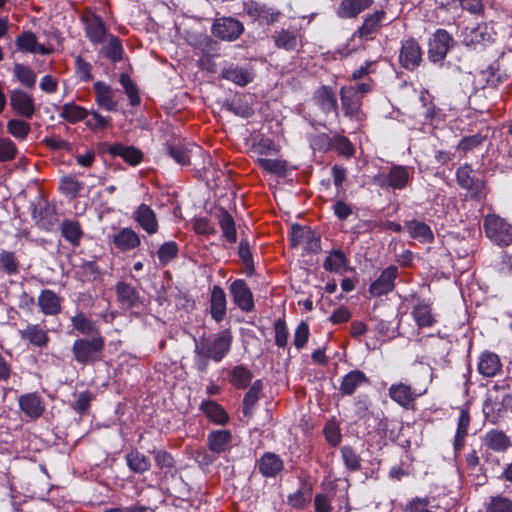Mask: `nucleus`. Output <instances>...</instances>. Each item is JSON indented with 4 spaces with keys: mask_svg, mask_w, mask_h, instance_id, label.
Segmentation results:
<instances>
[{
    "mask_svg": "<svg viewBox=\"0 0 512 512\" xmlns=\"http://www.w3.org/2000/svg\"><path fill=\"white\" fill-rule=\"evenodd\" d=\"M232 344V335L229 330L218 333L213 339L202 338L196 345L199 357L220 362L229 352Z\"/></svg>",
    "mask_w": 512,
    "mask_h": 512,
    "instance_id": "f257e3e1",
    "label": "nucleus"
},
{
    "mask_svg": "<svg viewBox=\"0 0 512 512\" xmlns=\"http://www.w3.org/2000/svg\"><path fill=\"white\" fill-rule=\"evenodd\" d=\"M413 175V167L393 165L387 172L378 174L375 181L383 189L403 190L412 182Z\"/></svg>",
    "mask_w": 512,
    "mask_h": 512,
    "instance_id": "f03ea898",
    "label": "nucleus"
},
{
    "mask_svg": "<svg viewBox=\"0 0 512 512\" xmlns=\"http://www.w3.org/2000/svg\"><path fill=\"white\" fill-rule=\"evenodd\" d=\"M485 235L499 246L512 244V225L496 214H487L483 219Z\"/></svg>",
    "mask_w": 512,
    "mask_h": 512,
    "instance_id": "7ed1b4c3",
    "label": "nucleus"
},
{
    "mask_svg": "<svg viewBox=\"0 0 512 512\" xmlns=\"http://www.w3.org/2000/svg\"><path fill=\"white\" fill-rule=\"evenodd\" d=\"M105 341L100 335L92 339H77L72 347L75 360L82 364H93L100 360V354L104 348Z\"/></svg>",
    "mask_w": 512,
    "mask_h": 512,
    "instance_id": "20e7f679",
    "label": "nucleus"
},
{
    "mask_svg": "<svg viewBox=\"0 0 512 512\" xmlns=\"http://www.w3.org/2000/svg\"><path fill=\"white\" fill-rule=\"evenodd\" d=\"M81 21L84 25L85 36L93 45L105 43L110 33L99 15L86 9L81 16Z\"/></svg>",
    "mask_w": 512,
    "mask_h": 512,
    "instance_id": "39448f33",
    "label": "nucleus"
},
{
    "mask_svg": "<svg viewBox=\"0 0 512 512\" xmlns=\"http://www.w3.org/2000/svg\"><path fill=\"white\" fill-rule=\"evenodd\" d=\"M456 181L462 189L470 193L471 198L476 200L485 198V183L475 176L471 165L464 164L457 169Z\"/></svg>",
    "mask_w": 512,
    "mask_h": 512,
    "instance_id": "423d86ee",
    "label": "nucleus"
},
{
    "mask_svg": "<svg viewBox=\"0 0 512 512\" xmlns=\"http://www.w3.org/2000/svg\"><path fill=\"white\" fill-rule=\"evenodd\" d=\"M386 15V11L383 9L367 14L363 18L362 24L354 32L353 37L365 41L373 40L383 27L387 18Z\"/></svg>",
    "mask_w": 512,
    "mask_h": 512,
    "instance_id": "0eeeda50",
    "label": "nucleus"
},
{
    "mask_svg": "<svg viewBox=\"0 0 512 512\" xmlns=\"http://www.w3.org/2000/svg\"><path fill=\"white\" fill-rule=\"evenodd\" d=\"M454 44L453 37L445 29L436 30L429 42V59L434 63L442 62Z\"/></svg>",
    "mask_w": 512,
    "mask_h": 512,
    "instance_id": "6e6552de",
    "label": "nucleus"
},
{
    "mask_svg": "<svg viewBox=\"0 0 512 512\" xmlns=\"http://www.w3.org/2000/svg\"><path fill=\"white\" fill-rule=\"evenodd\" d=\"M341 106L344 115L357 123H361L365 119L362 111V99L356 95L352 87H342L340 89Z\"/></svg>",
    "mask_w": 512,
    "mask_h": 512,
    "instance_id": "1a4fd4ad",
    "label": "nucleus"
},
{
    "mask_svg": "<svg viewBox=\"0 0 512 512\" xmlns=\"http://www.w3.org/2000/svg\"><path fill=\"white\" fill-rule=\"evenodd\" d=\"M243 24L232 17H222L214 21L212 34L225 41H234L243 33Z\"/></svg>",
    "mask_w": 512,
    "mask_h": 512,
    "instance_id": "9d476101",
    "label": "nucleus"
},
{
    "mask_svg": "<svg viewBox=\"0 0 512 512\" xmlns=\"http://www.w3.org/2000/svg\"><path fill=\"white\" fill-rule=\"evenodd\" d=\"M229 292L232 296L233 303L244 312L254 310L253 294L243 279L234 280L229 286Z\"/></svg>",
    "mask_w": 512,
    "mask_h": 512,
    "instance_id": "9b49d317",
    "label": "nucleus"
},
{
    "mask_svg": "<svg viewBox=\"0 0 512 512\" xmlns=\"http://www.w3.org/2000/svg\"><path fill=\"white\" fill-rule=\"evenodd\" d=\"M422 60V51L418 42L414 39L402 41L399 62L406 70L416 69Z\"/></svg>",
    "mask_w": 512,
    "mask_h": 512,
    "instance_id": "f8f14e48",
    "label": "nucleus"
},
{
    "mask_svg": "<svg viewBox=\"0 0 512 512\" xmlns=\"http://www.w3.org/2000/svg\"><path fill=\"white\" fill-rule=\"evenodd\" d=\"M10 105L17 115L27 119H31L36 110L33 96L22 90L11 92Z\"/></svg>",
    "mask_w": 512,
    "mask_h": 512,
    "instance_id": "ddd939ff",
    "label": "nucleus"
},
{
    "mask_svg": "<svg viewBox=\"0 0 512 512\" xmlns=\"http://www.w3.org/2000/svg\"><path fill=\"white\" fill-rule=\"evenodd\" d=\"M20 338L36 348L47 347L50 337L48 330L40 324L28 323L23 329L18 330Z\"/></svg>",
    "mask_w": 512,
    "mask_h": 512,
    "instance_id": "4468645a",
    "label": "nucleus"
},
{
    "mask_svg": "<svg viewBox=\"0 0 512 512\" xmlns=\"http://www.w3.org/2000/svg\"><path fill=\"white\" fill-rule=\"evenodd\" d=\"M93 90L95 93V102L98 106L106 111L118 110L117 90L102 81L95 82Z\"/></svg>",
    "mask_w": 512,
    "mask_h": 512,
    "instance_id": "2eb2a0df",
    "label": "nucleus"
},
{
    "mask_svg": "<svg viewBox=\"0 0 512 512\" xmlns=\"http://www.w3.org/2000/svg\"><path fill=\"white\" fill-rule=\"evenodd\" d=\"M22 413L34 420L42 416L45 411V402L37 392L23 394L18 399Z\"/></svg>",
    "mask_w": 512,
    "mask_h": 512,
    "instance_id": "dca6fc26",
    "label": "nucleus"
},
{
    "mask_svg": "<svg viewBox=\"0 0 512 512\" xmlns=\"http://www.w3.org/2000/svg\"><path fill=\"white\" fill-rule=\"evenodd\" d=\"M389 397L405 409L412 408L419 394L408 384L393 383L388 390Z\"/></svg>",
    "mask_w": 512,
    "mask_h": 512,
    "instance_id": "f3484780",
    "label": "nucleus"
},
{
    "mask_svg": "<svg viewBox=\"0 0 512 512\" xmlns=\"http://www.w3.org/2000/svg\"><path fill=\"white\" fill-rule=\"evenodd\" d=\"M398 276V269L391 265L384 269L380 276L370 285L369 292L372 296H382L394 289V282Z\"/></svg>",
    "mask_w": 512,
    "mask_h": 512,
    "instance_id": "a211bd4d",
    "label": "nucleus"
},
{
    "mask_svg": "<svg viewBox=\"0 0 512 512\" xmlns=\"http://www.w3.org/2000/svg\"><path fill=\"white\" fill-rule=\"evenodd\" d=\"M411 316L419 329L430 328L437 322L432 303L423 299H419L413 306Z\"/></svg>",
    "mask_w": 512,
    "mask_h": 512,
    "instance_id": "6ab92c4d",
    "label": "nucleus"
},
{
    "mask_svg": "<svg viewBox=\"0 0 512 512\" xmlns=\"http://www.w3.org/2000/svg\"><path fill=\"white\" fill-rule=\"evenodd\" d=\"M115 294L118 303L123 309H133L140 304L138 290L127 282H117L115 285Z\"/></svg>",
    "mask_w": 512,
    "mask_h": 512,
    "instance_id": "aec40b11",
    "label": "nucleus"
},
{
    "mask_svg": "<svg viewBox=\"0 0 512 512\" xmlns=\"http://www.w3.org/2000/svg\"><path fill=\"white\" fill-rule=\"evenodd\" d=\"M370 379L361 370H352L343 376L339 392L343 396H351L362 386L370 385Z\"/></svg>",
    "mask_w": 512,
    "mask_h": 512,
    "instance_id": "412c9836",
    "label": "nucleus"
},
{
    "mask_svg": "<svg viewBox=\"0 0 512 512\" xmlns=\"http://www.w3.org/2000/svg\"><path fill=\"white\" fill-rule=\"evenodd\" d=\"M37 305L45 316H55L61 312L62 299L50 289H43L37 299Z\"/></svg>",
    "mask_w": 512,
    "mask_h": 512,
    "instance_id": "4be33fe9",
    "label": "nucleus"
},
{
    "mask_svg": "<svg viewBox=\"0 0 512 512\" xmlns=\"http://www.w3.org/2000/svg\"><path fill=\"white\" fill-rule=\"evenodd\" d=\"M133 218L149 235L157 233L159 228L158 221L155 212L150 206L144 203L140 204L134 211Z\"/></svg>",
    "mask_w": 512,
    "mask_h": 512,
    "instance_id": "5701e85b",
    "label": "nucleus"
},
{
    "mask_svg": "<svg viewBox=\"0 0 512 512\" xmlns=\"http://www.w3.org/2000/svg\"><path fill=\"white\" fill-rule=\"evenodd\" d=\"M17 48L26 53L48 55L52 49L45 47L38 42L36 35L31 31H23L16 37Z\"/></svg>",
    "mask_w": 512,
    "mask_h": 512,
    "instance_id": "b1692460",
    "label": "nucleus"
},
{
    "mask_svg": "<svg viewBox=\"0 0 512 512\" xmlns=\"http://www.w3.org/2000/svg\"><path fill=\"white\" fill-rule=\"evenodd\" d=\"M373 4L374 0H341L336 14L342 19H353L368 10Z\"/></svg>",
    "mask_w": 512,
    "mask_h": 512,
    "instance_id": "393cba45",
    "label": "nucleus"
},
{
    "mask_svg": "<svg viewBox=\"0 0 512 512\" xmlns=\"http://www.w3.org/2000/svg\"><path fill=\"white\" fill-rule=\"evenodd\" d=\"M482 444L487 450L496 453H503L512 445L510 438L503 431L498 429L487 431L483 436Z\"/></svg>",
    "mask_w": 512,
    "mask_h": 512,
    "instance_id": "a878e982",
    "label": "nucleus"
},
{
    "mask_svg": "<svg viewBox=\"0 0 512 512\" xmlns=\"http://www.w3.org/2000/svg\"><path fill=\"white\" fill-rule=\"evenodd\" d=\"M221 77L239 86H246L254 79L252 68L230 64L221 71Z\"/></svg>",
    "mask_w": 512,
    "mask_h": 512,
    "instance_id": "bb28decb",
    "label": "nucleus"
},
{
    "mask_svg": "<svg viewBox=\"0 0 512 512\" xmlns=\"http://www.w3.org/2000/svg\"><path fill=\"white\" fill-rule=\"evenodd\" d=\"M232 433L229 430H215L207 435V446L214 454H222L230 450Z\"/></svg>",
    "mask_w": 512,
    "mask_h": 512,
    "instance_id": "cd10ccee",
    "label": "nucleus"
},
{
    "mask_svg": "<svg viewBox=\"0 0 512 512\" xmlns=\"http://www.w3.org/2000/svg\"><path fill=\"white\" fill-rule=\"evenodd\" d=\"M477 370L483 377L497 376L502 371L499 356L490 351L482 352L478 360Z\"/></svg>",
    "mask_w": 512,
    "mask_h": 512,
    "instance_id": "c85d7f7f",
    "label": "nucleus"
},
{
    "mask_svg": "<svg viewBox=\"0 0 512 512\" xmlns=\"http://www.w3.org/2000/svg\"><path fill=\"white\" fill-rule=\"evenodd\" d=\"M259 472L267 478L276 477L284 468L283 460L275 453L266 452L257 461Z\"/></svg>",
    "mask_w": 512,
    "mask_h": 512,
    "instance_id": "c756f323",
    "label": "nucleus"
},
{
    "mask_svg": "<svg viewBox=\"0 0 512 512\" xmlns=\"http://www.w3.org/2000/svg\"><path fill=\"white\" fill-rule=\"evenodd\" d=\"M109 154L122 158L127 164L136 166L143 160V153L138 148L126 146L121 143H114L108 148Z\"/></svg>",
    "mask_w": 512,
    "mask_h": 512,
    "instance_id": "7c9ffc66",
    "label": "nucleus"
},
{
    "mask_svg": "<svg viewBox=\"0 0 512 512\" xmlns=\"http://www.w3.org/2000/svg\"><path fill=\"white\" fill-rule=\"evenodd\" d=\"M404 229L409 237L419 241L420 243H432L434 235L426 223L419 220H409L404 223Z\"/></svg>",
    "mask_w": 512,
    "mask_h": 512,
    "instance_id": "2f4dec72",
    "label": "nucleus"
},
{
    "mask_svg": "<svg viewBox=\"0 0 512 512\" xmlns=\"http://www.w3.org/2000/svg\"><path fill=\"white\" fill-rule=\"evenodd\" d=\"M226 295L222 287L215 285L211 291L210 312L216 322H221L226 316Z\"/></svg>",
    "mask_w": 512,
    "mask_h": 512,
    "instance_id": "473e14b6",
    "label": "nucleus"
},
{
    "mask_svg": "<svg viewBox=\"0 0 512 512\" xmlns=\"http://www.w3.org/2000/svg\"><path fill=\"white\" fill-rule=\"evenodd\" d=\"M113 244L122 252L130 251L140 245L139 235L131 228H122L113 237Z\"/></svg>",
    "mask_w": 512,
    "mask_h": 512,
    "instance_id": "72a5a7b5",
    "label": "nucleus"
},
{
    "mask_svg": "<svg viewBox=\"0 0 512 512\" xmlns=\"http://www.w3.org/2000/svg\"><path fill=\"white\" fill-rule=\"evenodd\" d=\"M200 410L205 414L209 421L224 425L229 421V416L225 409L213 400L203 401L200 405Z\"/></svg>",
    "mask_w": 512,
    "mask_h": 512,
    "instance_id": "f704fd0d",
    "label": "nucleus"
},
{
    "mask_svg": "<svg viewBox=\"0 0 512 512\" xmlns=\"http://www.w3.org/2000/svg\"><path fill=\"white\" fill-rule=\"evenodd\" d=\"M200 151L201 148L195 144H176L168 147V154L180 165H189L192 155Z\"/></svg>",
    "mask_w": 512,
    "mask_h": 512,
    "instance_id": "c9c22d12",
    "label": "nucleus"
},
{
    "mask_svg": "<svg viewBox=\"0 0 512 512\" xmlns=\"http://www.w3.org/2000/svg\"><path fill=\"white\" fill-rule=\"evenodd\" d=\"M470 414L467 409H461L458 422H457V429L456 434L454 438L453 448L455 453H459L463 447L465 446V439L468 435V430L470 426Z\"/></svg>",
    "mask_w": 512,
    "mask_h": 512,
    "instance_id": "e433bc0d",
    "label": "nucleus"
},
{
    "mask_svg": "<svg viewBox=\"0 0 512 512\" xmlns=\"http://www.w3.org/2000/svg\"><path fill=\"white\" fill-rule=\"evenodd\" d=\"M276 47L287 51L296 49L300 41L301 35L298 30L281 29L276 31L272 36Z\"/></svg>",
    "mask_w": 512,
    "mask_h": 512,
    "instance_id": "4c0bfd02",
    "label": "nucleus"
},
{
    "mask_svg": "<svg viewBox=\"0 0 512 512\" xmlns=\"http://www.w3.org/2000/svg\"><path fill=\"white\" fill-rule=\"evenodd\" d=\"M462 42L465 46H475L491 40L486 25H477L476 27H466L462 33Z\"/></svg>",
    "mask_w": 512,
    "mask_h": 512,
    "instance_id": "58836bf2",
    "label": "nucleus"
},
{
    "mask_svg": "<svg viewBox=\"0 0 512 512\" xmlns=\"http://www.w3.org/2000/svg\"><path fill=\"white\" fill-rule=\"evenodd\" d=\"M314 100L316 104L325 112H336L337 111V99L332 88L328 86H322L316 90L314 94Z\"/></svg>",
    "mask_w": 512,
    "mask_h": 512,
    "instance_id": "ea45409f",
    "label": "nucleus"
},
{
    "mask_svg": "<svg viewBox=\"0 0 512 512\" xmlns=\"http://www.w3.org/2000/svg\"><path fill=\"white\" fill-rule=\"evenodd\" d=\"M323 267L326 271L343 274L348 270V259L342 250H333L326 257Z\"/></svg>",
    "mask_w": 512,
    "mask_h": 512,
    "instance_id": "a19ab883",
    "label": "nucleus"
},
{
    "mask_svg": "<svg viewBox=\"0 0 512 512\" xmlns=\"http://www.w3.org/2000/svg\"><path fill=\"white\" fill-rule=\"evenodd\" d=\"M125 459L129 469L137 474H143L151 467L150 459L136 449L128 452Z\"/></svg>",
    "mask_w": 512,
    "mask_h": 512,
    "instance_id": "79ce46f5",
    "label": "nucleus"
},
{
    "mask_svg": "<svg viewBox=\"0 0 512 512\" xmlns=\"http://www.w3.org/2000/svg\"><path fill=\"white\" fill-rule=\"evenodd\" d=\"M61 234L72 246L77 247L80 244L83 231L77 220H63L60 226Z\"/></svg>",
    "mask_w": 512,
    "mask_h": 512,
    "instance_id": "37998d69",
    "label": "nucleus"
},
{
    "mask_svg": "<svg viewBox=\"0 0 512 512\" xmlns=\"http://www.w3.org/2000/svg\"><path fill=\"white\" fill-rule=\"evenodd\" d=\"M105 42L106 45L101 49V53L114 63L121 61L124 50L119 37L109 34Z\"/></svg>",
    "mask_w": 512,
    "mask_h": 512,
    "instance_id": "c03bdc74",
    "label": "nucleus"
},
{
    "mask_svg": "<svg viewBox=\"0 0 512 512\" xmlns=\"http://www.w3.org/2000/svg\"><path fill=\"white\" fill-rule=\"evenodd\" d=\"M252 378V372L244 365H237L229 372V382L237 389H245Z\"/></svg>",
    "mask_w": 512,
    "mask_h": 512,
    "instance_id": "a18cd8bd",
    "label": "nucleus"
},
{
    "mask_svg": "<svg viewBox=\"0 0 512 512\" xmlns=\"http://www.w3.org/2000/svg\"><path fill=\"white\" fill-rule=\"evenodd\" d=\"M88 114L87 109L73 102L64 104L60 110V117L72 124L84 120Z\"/></svg>",
    "mask_w": 512,
    "mask_h": 512,
    "instance_id": "49530a36",
    "label": "nucleus"
},
{
    "mask_svg": "<svg viewBox=\"0 0 512 512\" xmlns=\"http://www.w3.org/2000/svg\"><path fill=\"white\" fill-rule=\"evenodd\" d=\"M263 390L262 380H256L253 382L249 390L244 396L243 399V414L245 416H250L252 414L253 408L256 402L259 400L260 395Z\"/></svg>",
    "mask_w": 512,
    "mask_h": 512,
    "instance_id": "de8ad7c7",
    "label": "nucleus"
},
{
    "mask_svg": "<svg viewBox=\"0 0 512 512\" xmlns=\"http://www.w3.org/2000/svg\"><path fill=\"white\" fill-rule=\"evenodd\" d=\"M249 14L261 24H272L278 20L279 11L263 5H253L249 8Z\"/></svg>",
    "mask_w": 512,
    "mask_h": 512,
    "instance_id": "09e8293b",
    "label": "nucleus"
},
{
    "mask_svg": "<svg viewBox=\"0 0 512 512\" xmlns=\"http://www.w3.org/2000/svg\"><path fill=\"white\" fill-rule=\"evenodd\" d=\"M218 222L224 238L229 243H235L237 234L233 217L226 210L222 209L218 215Z\"/></svg>",
    "mask_w": 512,
    "mask_h": 512,
    "instance_id": "8fccbe9b",
    "label": "nucleus"
},
{
    "mask_svg": "<svg viewBox=\"0 0 512 512\" xmlns=\"http://www.w3.org/2000/svg\"><path fill=\"white\" fill-rule=\"evenodd\" d=\"M72 326L84 335H99V330L95 324L88 319L83 313H78L71 318Z\"/></svg>",
    "mask_w": 512,
    "mask_h": 512,
    "instance_id": "3c124183",
    "label": "nucleus"
},
{
    "mask_svg": "<svg viewBox=\"0 0 512 512\" xmlns=\"http://www.w3.org/2000/svg\"><path fill=\"white\" fill-rule=\"evenodd\" d=\"M256 162L260 168L270 174L283 176L287 171V163L284 160L259 158Z\"/></svg>",
    "mask_w": 512,
    "mask_h": 512,
    "instance_id": "603ef678",
    "label": "nucleus"
},
{
    "mask_svg": "<svg viewBox=\"0 0 512 512\" xmlns=\"http://www.w3.org/2000/svg\"><path fill=\"white\" fill-rule=\"evenodd\" d=\"M7 131L17 140L23 141L31 131L30 124L21 119H11L7 122Z\"/></svg>",
    "mask_w": 512,
    "mask_h": 512,
    "instance_id": "864d4df0",
    "label": "nucleus"
},
{
    "mask_svg": "<svg viewBox=\"0 0 512 512\" xmlns=\"http://www.w3.org/2000/svg\"><path fill=\"white\" fill-rule=\"evenodd\" d=\"M0 267L8 275H16L19 272L20 264L14 252L0 251Z\"/></svg>",
    "mask_w": 512,
    "mask_h": 512,
    "instance_id": "5fc2aeb1",
    "label": "nucleus"
},
{
    "mask_svg": "<svg viewBox=\"0 0 512 512\" xmlns=\"http://www.w3.org/2000/svg\"><path fill=\"white\" fill-rule=\"evenodd\" d=\"M485 140L486 136L480 133L463 137L457 145V150L461 152V156H465L468 152L474 151L480 147Z\"/></svg>",
    "mask_w": 512,
    "mask_h": 512,
    "instance_id": "6e6d98bb",
    "label": "nucleus"
},
{
    "mask_svg": "<svg viewBox=\"0 0 512 512\" xmlns=\"http://www.w3.org/2000/svg\"><path fill=\"white\" fill-rule=\"evenodd\" d=\"M340 452L347 470L355 472L361 469V457L352 447L343 446Z\"/></svg>",
    "mask_w": 512,
    "mask_h": 512,
    "instance_id": "4d7b16f0",
    "label": "nucleus"
},
{
    "mask_svg": "<svg viewBox=\"0 0 512 512\" xmlns=\"http://www.w3.org/2000/svg\"><path fill=\"white\" fill-rule=\"evenodd\" d=\"M443 7L446 10L461 7L463 10H467L472 14H480L484 8L482 0H451L447 1L446 4H443Z\"/></svg>",
    "mask_w": 512,
    "mask_h": 512,
    "instance_id": "13d9d810",
    "label": "nucleus"
},
{
    "mask_svg": "<svg viewBox=\"0 0 512 512\" xmlns=\"http://www.w3.org/2000/svg\"><path fill=\"white\" fill-rule=\"evenodd\" d=\"M60 191L70 197H76L83 189V183L76 179V177L67 175L60 179Z\"/></svg>",
    "mask_w": 512,
    "mask_h": 512,
    "instance_id": "bf43d9fd",
    "label": "nucleus"
},
{
    "mask_svg": "<svg viewBox=\"0 0 512 512\" xmlns=\"http://www.w3.org/2000/svg\"><path fill=\"white\" fill-rule=\"evenodd\" d=\"M119 82L124 88L125 93L129 98L130 104L132 106L139 105L141 102L139 91L135 83L130 78V76L128 74H121Z\"/></svg>",
    "mask_w": 512,
    "mask_h": 512,
    "instance_id": "052dcab7",
    "label": "nucleus"
},
{
    "mask_svg": "<svg viewBox=\"0 0 512 512\" xmlns=\"http://www.w3.org/2000/svg\"><path fill=\"white\" fill-rule=\"evenodd\" d=\"M178 252L179 247L177 243L174 241H168L159 247L157 256L162 265H167L170 261L177 257Z\"/></svg>",
    "mask_w": 512,
    "mask_h": 512,
    "instance_id": "680f3d73",
    "label": "nucleus"
},
{
    "mask_svg": "<svg viewBox=\"0 0 512 512\" xmlns=\"http://www.w3.org/2000/svg\"><path fill=\"white\" fill-rule=\"evenodd\" d=\"M17 154L16 144L10 138L0 137V163L14 160Z\"/></svg>",
    "mask_w": 512,
    "mask_h": 512,
    "instance_id": "e2e57ef3",
    "label": "nucleus"
},
{
    "mask_svg": "<svg viewBox=\"0 0 512 512\" xmlns=\"http://www.w3.org/2000/svg\"><path fill=\"white\" fill-rule=\"evenodd\" d=\"M275 345L279 348L288 346L289 331L284 318H279L274 322Z\"/></svg>",
    "mask_w": 512,
    "mask_h": 512,
    "instance_id": "0e129e2a",
    "label": "nucleus"
},
{
    "mask_svg": "<svg viewBox=\"0 0 512 512\" xmlns=\"http://www.w3.org/2000/svg\"><path fill=\"white\" fill-rule=\"evenodd\" d=\"M89 118L86 120V126L92 131H101L108 128L111 124L110 117H104L97 111L89 112Z\"/></svg>",
    "mask_w": 512,
    "mask_h": 512,
    "instance_id": "69168bd1",
    "label": "nucleus"
},
{
    "mask_svg": "<svg viewBox=\"0 0 512 512\" xmlns=\"http://www.w3.org/2000/svg\"><path fill=\"white\" fill-rule=\"evenodd\" d=\"M14 73L17 79L26 87L32 88L36 82L35 73L23 64H16L14 66Z\"/></svg>",
    "mask_w": 512,
    "mask_h": 512,
    "instance_id": "338daca9",
    "label": "nucleus"
},
{
    "mask_svg": "<svg viewBox=\"0 0 512 512\" xmlns=\"http://www.w3.org/2000/svg\"><path fill=\"white\" fill-rule=\"evenodd\" d=\"M486 512H512V501L502 496L493 497L486 505Z\"/></svg>",
    "mask_w": 512,
    "mask_h": 512,
    "instance_id": "774afa93",
    "label": "nucleus"
}]
</instances>
